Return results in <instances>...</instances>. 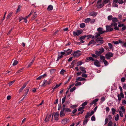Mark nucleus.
<instances>
[{
	"label": "nucleus",
	"instance_id": "obj_4",
	"mask_svg": "<svg viewBox=\"0 0 126 126\" xmlns=\"http://www.w3.org/2000/svg\"><path fill=\"white\" fill-rule=\"evenodd\" d=\"M94 64L96 66L99 67L101 66L100 61L97 59H95L94 61Z\"/></svg>",
	"mask_w": 126,
	"mask_h": 126
},
{
	"label": "nucleus",
	"instance_id": "obj_50",
	"mask_svg": "<svg viewBox=\"0 0 126 126\" xmlns=\"http://www.w3.org/2000/svg\"><path fill=\"white\" fill-rule=\"evenodd\" d=\"M81 84V83L80 82H79L75 84V86H78L80 85Z\"/></svg>",
	"mask_w": 126,
	"mask_h": 126
},
{
	"label": "nucleus",
	"instance_id": "obj_55",
	"mask_svg": "<svg viewBox=\"0 0 126 126\" xmlns=\"http://www.w3.org/2000/svg\"><path fill=\"white\" fill-rule=\"evenodd\" d=\"M77 61V60L76 59L73 60L71 63V65H74L75 63H76V62Z\"/></svg>",
	"mask_w": 126,
	"mask_h": 126
},
{
	"label": "nucleus",
	"instance_id": "obj_9",
	"mask_svg": "<svg viewBox=\"0 0 126 126\" xmlns=\"http://www.w3.org/2000/svg\"><path fill=\"white\" fill-rule=\"evenodd\" d=\"M48 81L46 80H44L43 81V83L41 86H45L48 84Z\"/></svg>",
	"mask_w": 126,
	"mask_h": 126
},
{
	"label": "nucleus",
	"instance_id": "obj_20",
	"mask_svg": "<svg viewBox=\"0 0 126 126\" xmlns=\"http://www.w3.org/2000/svg\"><path fill=\"white\" fill-rule=\"evenodd\" d=\"M99 100V99L98 98H96L94 99V100H93L92 101V102H93V103L94 104H95L96 105L97 104V103H96V102H97Z\"/></svg>",
	"mask_w": 126,
	"mask_h": 126
},
{
	"label": "nucleus",
	"instance_id": "obj_3",
	"mask_svg": "<svg viewBox=\"0 0 126 126\" xmlns=\"http://www.w3.org/2000/svg\"><path fill=\"white\" fill-rule=\"evenodd\" d=\"M117 97L118 100L119 101H121L122 98H123L124 97V95L123 93H120V94H118L117 95Z\"/></svg>",
	"mask_w": 126,
	"mask_h": 126
},
{
	"label": "nucleus",
	"instance_id": "obj_7",
	"mask_svg": "<svg viewBox=\"0 0 126 126\" xmlns=\"http://www.w3.org/2000/svg\"><path fill=\"white\" fill-rule=\"evenodd\" d=\"M62 109L63 110V111L66 112H71V111L70 109L68 108L67 107H66L65 108H63Z\"/></svg>",
	"mask_w": 126,
	"mask_h": 126
},
{
	"label": "nucleus",
	"instance_id": "obj_25",
	"mask_svg": "<svg viewBox=\"0 0 126 126\" xmlns=\"http://www.w3.org/2000/svg\"><path fill=\"white\" fill-rule=\"evenodd\" d=\"M25 87L23 85V86L18 91V93H20L22 92Z\"/></svg>",
	"mask_w": 126,
	"mask_h": 126
},
{
	"label": "nucleus",
	"instance_id": "obj_56",
	"mask_svg": "<svg viewBox=\"0 0 126 126\" xmlns=\"http://www.w3.org/2000/svg\"><path fill=\"white\" fill-rule=\"evenodd\" d=\"M126 80V79L124 77H122L121 79V81L122 82H124Z\"/></svg>",
	"mask_w": 126,
	"mask_h": 126
},
{
	"label": "nucleus",
	"instance_id": "obj_51",
	"mask_svg": "<svg viewBox=\"0 0 126 126\" xmlns=\"http://www.w3.org/2000/svg\"><path fill=\"white\" fill-rule=\"evenodd\" d=\"M119 108L122 111L125 110L124 107L123 106H122L120 108Z\"/></svg>",
	"mask_w": 126,
	"mask_h": 126
},
{
	"label": "nucleus",
	"instance_id": "obj_34",
	"mask_svg": "<svg viewBox=\"0 0 126 126\" xmlns=\"http://www.w3.org/2000/svg\"><path fill=\"white\" fill-rule=\"evenodd\" d=\"M96 7L98 8H100L102 7V5L101 4H100L99 5V4H97Z\"/></svg>",
	"mask_w": 126,
	"mask_h": 126
},
{
	"label": "nucleus",
	"instance_id": "obj_32",
	"mask_svg": "<svg viewBox=\"0 0 126 126\" xmlns=\"http://www.w3.org/2000/svg\"><path fill=\"white\" fill-rule=\"evenodd\" d=\"M113 124L112 121H110L108 124V126H112Z\"/></svg>",
	"mask_w": 126,
	"mask_h": 126
},
{
	"label": "nucleus",
	"instance_id": "obj_47",
	"mask_svg": "<svg viewBox=\"0 0 126 126\" xmlns=\"http://www.w3.org/2000/svg\"><path fill=\"white\" fill-rule=\"evenodd\" d=\"M83 63L82 61H79L77 63V66L81 65Z\"/></svg>",
	"mask_w": 126,
	"mask_h": 126
},
{
	"label": "nucleus",
	"instance_id": "obj_21",
	"mask_svg": "<svg viewBox=\"0 0 126 126\" xmlns=\"http://www.w3.org/2000/svg\"><path fill=\"white\" fill-rule=\"evenodd\" d=\"M91 116H90V112H87L86 113V115H85V118L86 119H87V118L89 117H90Z\"/></svg>",
	"mask_w": 126,
	"mask_h": 126
},
{
	"label": "nucleus",
	"instance_id": "obj_11",
	"mask_svg": "<svg viewBox=\"0 0 126 126\" xmlns=\"http://www.w3.org/2000/svg\"><path fill=\"white\" fill-rule=\"evenodd\" d=\"M64 111L62 109L60 112V116L61 117H62L65 116V114L64 113Z\"/></svg>",
	"mask_w": 126,
	"mask_h": 126
},
{
	"label": "nucleus",
	"instance_id": "obj_29",
	"mask_svg": "<svg viewBox=\"0 0 126 126\" xmlns=\"http://www.w3.org/2000/svg\"><path fill=\"white\" fill-rule=\"evenodd\" d=\"M88 121V120L87 119H86L83 120V126L85 124H86Z\"/></svg>",
	"mask_w": 126,
	"mask_h": 126
},
{
	"label": "nucleus",
	"instance_id": "obj_39",
	"mask_svg": "<svg viewBox=\"0 0 126 126\" xmlns=\"http://www.w3.org/2000/svg\"><path fill=\"white\" fill-rule=\"evenodd\" d=\"M111 110L112 111V114L113 115L114 114L116 111V109L114 108H112L111 109Z\"/></svg>",
	"mask_w": 126,
	"mask_h": 126
},
{
	"label": "nucleus",
	"instance_id": "obj_2",
	"mask_svg": "<svg viewBox=\"0 0 126 126\" xmlns=\"http://www.w3.org/2000/svg\"><path fill=\"white\" fill-rule=\"evenodd\" d=\"M82 33V32L80 30H77L76 32L75 31L73 32V34L74 36H79Z\"/></svg>",
	"mask_w": 126,
	"mask_h": 126
},
{
	"label": "nucleus",
	"instance_id": "obj_60",
	"mask_svg": "<svg viewBox=\"0 0 126 126\" xmlns=\"http://www.w3.org/2000/svg\"><path fill=\"white\" fill-rule=\"evenodd\" d=\"M105 99V97L104 96H102L101 98V100L102 102L104 101Z\"/></svg>",
	"mask_w": 126,
	"mask_h": 126
},
{
	"label": "nucleus",
	"instance_id": "obj_8",
	"mask_svg": "<svg viewBox=\"0 0 126 126\" xmlns=\"http://www.w3.org/2000/svg\"><path fill=\"white\" fill-rule=\"evenodd\" d=\"M103 39V37H98L95 39V41L96 42H98L99 41L101 42V41H102V42L104 43V40H101Z\"/></svg>",
	"mask_w": 126,
	"mask_h": 126
},
{
	"label": "nucleus",
	"instance_id": "obj_42",
	"mask_svg": "<svg viewBox=\"0 0 126 126\" xmlns=\"http://www.w3.org/2000/svg\"><path fill=\"white\" fill-rule=\"evenodd\" d=\"M15 80H14L12 81L9 82H8V84L10 86L12 84L14 83L15 81Z\"/></svg>",
	"mask_w": 126,
	"mask_h": 126
},
{
	"label": "nucleus",
	"instance_id": "obj_48",
	"mask_svg": "<svg viewBox=\"0 0 126 126\" xmlns=\"http://www.w3.org/2000/svg\"><path fill=\"white\" fill-rule=\"evenodd\" d=\"M88 102L87 101H85L84 103H83L81 105V106L82 107H84V106L86 105L87 104Z\"/></svg>",
	"mask_w": 126,
	"mask_h": 126
},
{
	"label": "nucleus",
	"instance_id": "obj_28",
	"mask_svg": "<svg viewBox=\"0 0 126 126\" xmlns=\"http://www.w3.org/2000/svg\"><path fill=\"white\" fill-rule=\"evenodd\" d=\"M95 34H96V35L95 36V38H97V37L100 36V34H102L101 33H100L99 32H96Z\"/></svg>",
	"mask_w": 126,
	"mask_h": 126
},
{
	"label": "nucleus",
	"instance_id": "obj_52",
	"mask_svg": "<svg viewBox=\"0 0 126 126\" xmlns=\"http://www.w3.org/2000/svg\"><path fill=\"white\" fill-rule=\"evenodd\" d=\"M24 69V68H22L20 69H19L17 72V73H19L20 72H21L22 71V70Z\"/></svg>",
	"mask_w": 126,
	"mask_h": 126
},
{
	"label": "nucleus",
	"instance_id": "obj_17",
	"mask_svg": "<svg viewBox=\"0 0 126 126\" xmlns=\"http://www.w3.org/2000/svg\"><path fill=\"white\" fill-rule=\"evenodd\" d=\"M51 116L50 114L49 115L48 118H47V116L45 119V121L46 122L48 121L49 120V119L51 117Z\"/></svg>",
	"mask_w": 126,
	"mask_h": 126
},
{
	"label": "nucleus",
	"instance_id": "obj_22",
	"mask_svg": "<svg viewBox=\"0 0 126 126\" xmlns=\"http://www.w3.org/2000/svg\"><path fill=\"white\" fill-rule=\"evenodd\" d=\"M91 20V19L90 18H88L85 19L84 22L85 23H88Z\"/></svg>",
	"mask_w": 126,
	"mask_h": 126
},
{
	"label": "nucleus",
	"instance_id": "obj_44",
	"mask_svg": "<svg viewBox=\"0 0 126 126\" xmlns=\"http://www.w3.org/2000/svg\"><path fill=\"white\" fill-rule=\"evenodd\" d=\"M110 1V0H103V3L106 4L109 2Z\"/></svg>",
	"mask_w": 126,
	"mask_h": 126
},
{
	"label": "nucleus",
	"instance_id": "obj_49",
	"mask_svg": "<svg viewBox=\"0 0 126 126\" xmlns=\"http://www.w3.org/2000/svg\"><path fill=\"white\" fill-rule=\"evenodd\" d=\"M99 51L97 50H96L95 51V53L97 56H100V55L99 54Z\"/></svg>",
	"mask_w": 126,
	"mask_h": 126
},
{
	"label": "nucleus",
	"instance_id": "obj_41",
	"mask_svg": "<svg viewBox=\"0 0 126 126\" xmlns=\"http://www.w3.org/2000/svg\"><path fill=\"white\" fill-rule=\"evenodd\" d=\"M76 89V87H73L71 88L70 90V92H73Z\"/></svg>",
	"mask_w": 126,
	"mask_h": 126
},
{
	"label": "nucleus",
	"instance_id": "obj_38",
	"mask_svg": "<svg viewBox=\"0 0 126 126\" xmlns=\"http://www.w3.org/2000/svg\"><path fill=\"white\" fill-rule=\"evenodd\" d=\"M21 7V6L20 5H19L16 12V13H17V12L19 11H20Z\"/></svg>",
	"mask_w": 126,
	"mask_h": 126
},
{
	"label": "nucleus",
	"instance_id": "obj_63",
	"mask_svg": "<svg viewBox=\"0 0 126 126\" xmlns=\"http://www.w3.org/2000/svg\"><path fill=\"white\" fill-rule=\"evenodd\" d=\"M108 119H109V120H110V121H111V120L112 119V117H111V115H109L108 116Z\"/></svg>",
	"mask_w": 126,
	"mask_h": 126
},
{
	"label": "nucleus",
	"instance_id": "obj_14",
	"mask_svg": "<svg viewBox=\"0 0 126 126\" xmlns=\"http://www.w3.org/2000/svg\"><path fill=\"white\" fill-rule=\"evenodd\" d=\"M101 49L99 51H98L100 55H101V54L103 52L105 51L104 49L102 47H101L100 49H99V50H101Z\"/></svg>",
	"mask_w": 126,
	"mask_h": 126
},
{
	"label": "nucleus",
	"instance_id": "obj_23",
	"mask_svg": "<svg viewBox=\"0 0 126 126\" xmlns=\"http://www.w3.org/2000/svg\"><path fill=\"white\" fill-rule=\"evenodd\" d=\"M103 29L102 28L99 27L97 29V31H98L100 33H101Z\"/></svg>",
	"mask_w": 126,
	"mask_h": 126
},
{
	"label": "nucleus",
	"instance_id": "obj_62",
	"mask_svg": "<svg viewBox=\"0 0 126 126\" xmlns=\"http://www.w3.org/2000/svg\"><path fill=\"white\" fill-rule=\"evenodd\" d=\"M108 45H109V46L110 47V49H111L112 48L113 46L111 43H108Z\"/></svg>",
	"mask_w": 126,
	"mask_h": 126
},
{
	"label": "nucleus",
	"instance_id": "obj_45",
	"mask_svg": "<svg viewBox=\"0 0 126 126\" xmlns=\"http://www.w3.org/2000/svg\"><path fill=\"white\" fill-rule=\"evenodd\" d=\"M118 2L119 0H113L112 5H113L114 3H118Z\"/></svg>",
	"mask_w": 126,
	"mask_h": 126
},
{
	"label": "nucleus",
	"instance_id": "obj_13",
	"mask_svg": "<svg viewBox=\"0 0 126 126\" xmlns=\"http://www.w3.org/2000/svg\"><path fill=\"white\" fill-rule=\"evenodd\" d=\"M53 9V6L51 5H50L48 6L47 8V10L48 11H50L52 10Z\"/></svg>",
	"mask_w": 126,
	"mask_h": 126
},
{
	"label": "nucleus",
	"instance_id": "obj_19",
	"mask_svg": "<svg viewBox=\"0 0 126 126\" xmlns=\"http://www.w3.org/2000/svg\"><path fill=\"white\" fill-rule=\"evenodd\" d=\"M112 20L113 23H115L118 21L117 18L115 17L112 18Z\"/></svg>",
	"mask_w": 126,
	"mask_h": 126
},
{
	"label": "nucleus",
	"instance_id": "obj_57",
	"mask_svg": "<svg viewBox=\"0 0 126 126\" xmlns=\"http://www.w3.org/2000/svg\"><path fill=\"white\" fill-rule=\"evenodd\" d=\"M63 57V55H61V56L58 55V57L57 59V60L56 61H58L59 59H60L61 58H62Z\"/></svg>",
	"mask_w": 126,
	"mask_h": 126
},
{
	"label": "nucleus",
	"instance_id": "obj_53",
	"mask_svg": "<svg viewBox=\"0 0 126 126\" xmlns=\"http://www.w3.org/2000/svg\"><path fill=\"white\" fill-rule=\"evenodd\" d=\"M91 120L92 121H95V117L94 115L91 118Z\"/></svg>",
	"mask_w": 126,
	"mask_h": 126
},
{
	"label": "nucleus",
	"instance_id": "obj_5",
	"mask_svg": "<svg viewBox=\"0 0 126 126\" xmlns=\"http://www.w3.org/2000/svg\"><path fill=\"white\" fill-rule=\"evenodd\" d=\"M69 121V119L65 118L62 120V123L63 124L65 125Z\"/></svg>",
	"mask_w": 126,
	"mask_h": 126
},
{
	"label": "nucleus",
	"instance_id": "obj_16",
	"mask_svg": "<svg viewBox=\"0 0 126 126\" xmlns=\"http://www.w3.org/2000/svg\"><path fill=\"white\" fill-rule=\"evenodd\" d=\"M86 59L87 60H89V61H94L95 60V59H94L93 57H89L88 58H87Z\"/></svg>",
	"mask_w": 126,
	"mask_h": 126
},
{
	"label": "nucleus",
	"instance_id": "obj_12",
	"mask_svg": "<svg viewBox=\"0 0 126 126\" xmlns=\"http://www.w3.org/2000/svg\"><path fill=\"white\" fill-rule=\"evenodd\" d=\"M36 12H35L33 14L32 16L31 17V19L32 20L34 19L37 16V14H35Z\"/></svg>",
	"mask_w": 126,
	"mask_h": 126
},
{
	"label": "nucleus",
	"instance_id": "obj_10",
	"mask_svg": "<svg viewBox=\"0 0 126 126\" xmlns=\"http://www.w3.org/2000/svg\"><path fill=\"white\" fill-rule=\"evenodd\" d=\"M97 14V13L96 12H94V11L90 12L89 14V15L90 16H95Z\"/></svg>",
	"mask_w": 126,
	"mask_h": 126
},
{
	"label": "nucleus",
	"instance_id": "obj_37",
	"mask_svg": "<svg viewBox=\"0 0 126 126\" xmlns=\"http://www.w3.org/2000/svg\"><path fill=\"white\" fill-rule=\"evenodd\" d=\"M66 95L62 99V103L63 104L65 102V100L66 98Z\"/></svg>",
	"mask_w": 126,
	"mask_h": 126
},
{
	"label": "nucleus",
	"instance_id": "obj_30",
	"mask_svg": "<svg viewBox=\"0 0 126 126\" xmlns=\"http://www.w3.org/2000/svg\"><path fill=\"white\" fill-rule=\"evenodd\" d=\"M66 71L65 70L63 69H62L60 72V73L63 75H64V73Z\"/></svg>",
	"mask_w": 126,
	"mask_h": 126
},
{
	"label": "nucleus",
	"instance_id": "obj_43",
	"mask_svg": "<svg viewBox=\"0 0 126 126\" xmlns=\"http://www.w3.org/2000/svg\"><path fill=\"white\" fill-rule=\"evenodd\" d=\"M112 15H110L108 16V19L109 20H112Z\"/></svg>",
	"mask_w": 126,
	"mask_h": 126
},
{
	"label": "nucleus",
	"instance_id": "obj_40",
	"mask_svg": "<svg viewBox=\"0 0 126 126\" xmlns=\"http://www.w3.org/2000/svg\"><path fill=\"white\" fill-rule=\"evenodd\" d=\"M18 63V61L16 60H15L14 61V62L13 64V65L15 66Z\"/></svg>",
	"mask_w": 126,
	"mask_h": 126
},
{
	"label": "nucleus",
	"instance_id": "obj_64",
	"mask_svg": "<svg viewBox=\"0 0 126 126\" xmlns=\"http://www.w3.org/2000/svg\"><path fill=\"white\" fill-rule=\"evenodd\" d=\"M77 111V110L76 109H74L72 112V113L73 114H75Z\"/></svg>",
	"mask_w": 126,
	"mask_h": 126
},
{
	"label": "nucleus",
	"instance_id": "obj_1",
	"mask_svg": "<svg viewBox=\"0 0 126 126\" xmlns=\"http://www.w3.org/2000/svg\"><path fill=\"white\" fill-rule=\"evenodd\" d=\"M113 54L112 53L110 52H108L105 55V57L107 59H110L111 57L113 56Z\"/></svg>",
	"mask_w": 126,
	"mask_h": 126
},
{
	"label": "nucleus",
	"instance_id": "obj_46",
	"mask_svg": "<svg viewBox=\"0 0 126 126\" xmlns=\"http://www.w3.org/2000/svg\"><path fill=\"white\" fill-rule=\"evenodd\" d=\"M84 108V107H82L79 108L78 109V111H80L81 110H83V109Z\"/></svg>",
	"mask_w": 126,
	"mask_h": 126
},
{
	"label": "nucleus",
	"instance_id": "obj_33",
	"mask_svg": "<svg viewBox=\"0 0 126 126\" xmlns=\"http://www.w3.org/2000/svg\"><path fill=\"white\" fill-rule=\"evenodd\" d=\"M119 115H118V114H117L116 116L115 117V120L116 121H118V120H119Z\"/></svg>",
	"mask_w": 126,
	"mask_h": 126
},
{
	"label": "nucleus",
	"instance_id": "obj_31",
	"mask_svg": "<svg viewBox=\"0 0 126 126\" xmlns=\"http://www.w3.org/2000/svg\"><path fill=\"white\" fill-rule=\"evenodd\" d=\"M19 22H20L21 21L22 19H24V20L27 19V18H24L22 16H20L19 17Z\"/></svg>",
	"mask_w": 126,
	"mask_h": 126
},
{
	"label": "nucleus",
	"instance_id": "obj_36",
	"mask_svg": "<svg viewBox=\"0 0 126 126\" xmlns=\"http://www.w3.org/2000/svg\"><path fill=\"white\" fill-rule=\"evenodd\" d=\"M100 58L101 60H102L103 61L105 60V58L104 56L102 55H100Z\"/></svg>",
	"mask_w": 126,
	"mask_h": 126
},
{
	"label": "nucleus",
	"instance_id": "obj_26",
	"mask_svg": "<svg viewBox=\"0 0 126 126\" xmlns=\"http://www.w3.org/2000/svg\"><path fill=\"white\" fill-rule=\"evenodd\" d=\"M86 37V35H85L84 36H81L79 37V40H81L82 39H84Z\"/></svg>",
	"mask_w": 126,
	"mask_h": 126
},
{
	"label": "nucleus",
	"instance_id": "obj_6",
	"mask_svg": "<svg viewBox=\"0 0 126 126\" xmlns=\"http://www.w3.org/2000/svg\"><path fill=\"white\" fill-rule=\"evenodd\" d=\"M59 116V113L57 111L55 113L54 117L55 120L57 121L58 120V117Z\"/></svg>",
	"mask_w": 126,
	"mask_h": 126
},
{
	"label": "nucleus",
	"instance_id": "obj_27",
	"mask_svg": "<svg viewBox=\"0 0 126 126\" xmlns=\"http://www.w3.org/2000/svg\"><path fill=\"white\" fill-rule=\"evenodd\" d=\"M80 27L81 28H83L85 27V25L84 23H82L80 24Z\"/></svg>",
	"mask_w": 126,
	"mask_h": 126
},
{
	"label": "nucleus",
	"instance_id": "obj_59",
	"mask_svg": "<svg viewBox=\"0 0 126 126\" xmlns=\"http://www.w3.org/2000/svg\"><path fill=\"white\" fill-rule=\"evenodd\" d=\"M108 118H106L105 121V125H106L108 122Z\"/></svg>",
	"mask_w": 126,
	"mask_h": 126
},
{
	"label": "nucleus",
	"instance_id": "obj_24",
	"mask_svg": "<svg viewBox=\"0 0 126 126\" xmlns=\"http://www.w3.org/2000/svg\"><path fill=\"white\" fill-rule=\"evenodd\" d=\"M106 32H109L110 31V26H109L108 25H106Z\"/></svg>",
	"mask_w": 126,
	"mask_h": 126
},
{
	"label": "nucleus",
	"instance_id": "obj_58",
	"mask_svg": "<svg viewBox=\"0 0 126 126\" xmlns=\"http://www.w3.org/2000/svg\"><path fill=\"white\" fill-rule=\"evenodd\" d=\"M79 69L82 71H83V70H85L86 69V68H85L84 67L80 66L79 68Z\"/></svg>",
	"mask_w": 126,
	"mask_h": 126
},
{
	"label": "nucleus",
	"instance_id": "obj_18",
	"mask_svg": "<svg viewBox=\"0 0 126 126\" xmlns=\"http://www.w3.org/2000/svg\"><path fill=\"white\" fill-rule=\"evenodd\" d=\"M13 12H10L8 14V15L7 16V19H9L10 18L11 16H12V14H13Z\"/></svg>",
	"mask_w": 126,
	"mask_h": 126
},
{
	"label": "nucleus",
	"instance_id": "obj_35",
	"mask_svg": "<svg viewBox=\"0 0 126 126\" xmlns=\"http://www.w3.org/2000/svg\"><path fill=\"white\" fill-rule=\"evenodd\" d=\"M72 51L73 50L71 49L69 52H66L65 54V56H66L71 54V53L72 52Z\"/></svg>",
	"mask_w": 126,
	"mask_h": 126
},
{
	"label": "nucleus",
	"instance_id": "obj_61",
	"mask_svg": "<svg viewBox=\"0 0 126 126\" xmlns=\"http://www.w3.org/2000/svg\"><path fill=\"white\" fill-rule=\"evenodd\" d=\"M92 56L93 57H94L95 58H96L97 57V56L96 55H95L94 54H92Z\"/></svg>",
	"mask_w": 126,
	"mask_h": 126
},
{
	"label": "nucleus",
	"instance_id": "obj_15",
	"mask_svg": "<svg viewBox=\"0 0 126 126\" xmlns=\"http://www.w3.org/2000/svg\"><path fill=\"white\" fill-rule=\"evenodd\" d=\"M81 53H76L75 55H73V56L74 57H78L79 56L81 55Z\"/></svg>",
	"mask_w": 126,
	"mask_h": 126
},
{
	"label": "nucleus",
	"instance_id": "obj_54",
	"mask_svg": "<svg viewBox=\"0 0 126 126\" xmlns=\"http://www.w3.org/2000/svg\"><path fill=\"white\" fill-rule=\"evenodd\" d=\"M77 107V105H73L70 106V107L71 108H75Z\"/></svg>",
	"mask_w": 126,
	"mask_h": 126
}]
</instances>
